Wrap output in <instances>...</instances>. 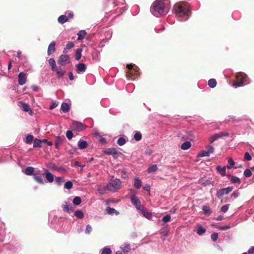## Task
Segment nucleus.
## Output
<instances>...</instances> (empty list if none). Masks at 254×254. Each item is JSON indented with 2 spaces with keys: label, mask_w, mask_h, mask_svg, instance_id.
<instances>
[{
  "label": "nucleus",
  "mask_w": 254,
  "mask_h": 254,
  "mask_svg": "<svg viewBox=\"0 0 254 254\" xmlns=\"http://www.w3.org/2000/svg\"><path fill=\"white\" fill-rule=\"evenodd\" d=\"M150 11L154 16L158 17L167 14L168 10L167 8L165 6L163 0H156L153 2L151 6Z\"/></svg>",
  "instance_id": "obj_1"
},
{
  "label": "nucleus",
  "mask_w": 254,
  "mask_h": 254,
  "mask_svg": "<svg viewBox=\"0 0 254 254\" xmlns=\"http://www.w3.org/2000/svg\"><path fill=\"white\" fill-rule=\"evenodd\" d=\"M174 10L176 14L180 17L187 16V19L190 13V5L186 2H182L174 5Z\"/></svg>",
  "instance_id": "obj_2"
},
{
  "label": "nucleus",
  "mask_w": 254,
  "mask_h": 254,
  "mask_svg": "<svg viewBox=\"0 0 254 254\" xmlns=\"http://www.w3.org/2000/svg\"><path fill=\"white\" fill-rule=\"evenodd\" d=\"M122 182L119 179H115L114 180H111L106 187L107 189L112 192H116L121 188Z\"/></svg>",
  "instance_id": "obj_3"
},
{
  "label": "nucleus",
  "mask_w": 254,
  "mask_h": 254,
  "mask_svg": "<svg viewBox=\"0 0 254 254\" xmlns=\"http://www.w3.org/2000/svg\"><path fill=\"white\" fill-rule=\"evenodd\" d=\"M247 77V75L244 73H239L237 76V81H235L233 83V85L234 86H242L243 85V83L245 81Z\"/></svg>",
  "instance_id": "obj_4"
},
{
  "label": "nucleus",
  "mask_w": 254,
  "mask_h": 254,
  "mask_svg": "<svg viewBox=\"0 0 254 254\" xmlns=\"http://www.w3.org/2000/svg\"><path fill=\"white\" fill-rule=\"evenodd\" d=\"M86 127L87 126L83 124L80 122L77 121L72 122L71 128L73 130L81 131L85 130Z\"/></svg>",
  "instance_id": "obj_5"
},
{
  "label": "nucleus",
  "mask_w": 254,
  "mask_h": 254,
  "mask_svg": "<svg viewBox=\"0 0 254 254\" xmlns=\"http://www.w3.org/2000/svg\"><path fill=\"white\" fill-rule=\"evenodd\" d=\"M233 189V187H229L227 188L222 189L219 190L216 193V196L219 198H221L223 197L224 194H227L229 192L232 191Z\"/></svg>",
  "instance_id": "obj_6"
},
{
  "label": "nucleus",
  "mask_w": 254,
  "mask_h": 254,
  "mask_svg": "<svg viewBox=\"0 0 254 254\" xmlns=\"http://www.w3.org/2000/svg\"><path fill=\"white\" fill-rule=\"evenodd\" d=\"M229 134L228 132L226 131H222L218 133H216L212 135L209 139V142L212 143L214 141L218 139L219 138L222 137L224 136H228Z\"/></svg>",
  "instance_id": "obj_7"
},
{
  "label": "nucleus",
  "mask_w": 254,
  "mask_h": 254,
  "mask_svg": "<svg viewBox=\"0 0 254 254\" xmlns=\"http://www.w3.org/2000/svg\"><path fill=\"white\" fill-rule=\"evenodd\" d=\"M70 59L67 55H62L60 56L58 63L62 66H64L70 63Z\"/></svg>",
  "instance_id": "obj_8"
},
{
  "label": "nucleus",
  "mask_w": 254,
  "mask_h": 254,
  "mask_svg": "<svg viewBox=\"0 0 254 254\" xmlns=\"http://www.w3.org/2000/svg\"><path fill=\"white\" fill-rule=\"evenodd\" d=\"M131 202L137 209L140 210L141 206V202L136 196L132 195L131 196Z\"/></svg>",
  "instance_id": "obj_9"
},
{
  "label": "nucleus",
  "mask_w": 254,
  "mask_h": 254,
  "mask_svg": "<svg viewBox=\"0 0 254 254\" xmlns=\"http://www.w3.org/2000/svg\"><path fill=\"white\" fill-rule=\"evenodd\" d=\"M62 207L64 211L68 213H70L74 211L73 207L70 203L66 201H64L62 205Z\"/></svg>",
  "instance_id": "obj_10"
},
{
  "label": "nucleus",
  "mask_w": 254,
  "mask_h": 254,
  "mask_svg": "<svg viewBox=\"0 0 254 254\" xmlns=\"http://www.w3.org/2000/svg\"><path fill=\"white\" fill-rule=\"evenodd\" d=\"M139 74V69L138 68V66H135L133 69L130 71H127L126 72V76L128 78H130L132 76L137 75Z\"/></svg>",
  "instance_id": "obj_11"
},
{
  "label": "nucleus",
  "mask_w": 254,
  "mask_h": 254,
  "mask_svg": "<svg viewBox=\"0 0 254 254\" xmlns=\"http://www.w3.org/2000/svg\"><path fill=\"white\" fill-rule=\"evenodd\" d=\"M103 152L105 154L108 155H114V158H117L115 155H119V154H121V152H118L115 148H110L106 149L103 151Z\"/></svg>",
  "instance_id": "obj_12"
},
{
  "label": "nucleus",
  "mask_w": 254,
  "mask_h": 254,
  "mask_svg": "<svg viewBox=\"0 0 254 254\" xmlns=\"http://www.w3.org/2000/svg\"><path fill=\"white\" fill-rule=\"evenodd\" d=\"M33 178L34 180L39 184L44 185V182L42 177V175L39 172L34 173L33 174Z\"/></svg>",
  "instance_id": "obj_13"
},
{
  "label": "nucleus",
  "mask_w": 254,
  "mask_h": 254,
  "mask_svg": "<svg viewBox=\"0 0 254 254\" xmlns=\"http://www.w3.org/2000/svg\"><path fill=\"white\" fill-rule=\"evenodd\" d=\"M18 84L20 85H23L26 82L27 78L25 73L23 72H20L18 75Z\"/></svg>",
  "instance_id": "obj_14"
},
{
  "label": "nucleus",
  "mask_w": 254,
  "mask_h": 254,
  "mask_svg": "<svg viewBox=\"0 0 254 254\" xmlns=\"http://www.w3.org/2000/svg\"><path fill=\"white\" fill-rule=\"evenodd\" d=\"M19 106L20 107L22 110L25 112H29V113L30 115L32 114L33 112L27 104L22 102H19Z\"/></svg>",
  "instance_id": "obj_15"
},
{
  "label": "nucleus",
  "mask_w": 254,
  "mask_h": 254,
  "mask_svg": "<svg viewBox=\"0 0 254 254\" xmlns=\"http://www.w3.org/2000/svg\"><path fill=\"white\" fill-rule=\"evenodd\" d=\"M56 42L55 41H52L50 43L48 46L47 54L48 55L50 56L53 54L56 51Z\"/></svg>",
  "instance_id": "obj_16"
},
{
  "label": "nucleus",
  "mask_w": 254,
  "mask_h": 254,
  "mask_svg": "<svg viewBox=\"0 0 254 254\" xmlns=\"http://www.w3.org/2000/svg\"><path fill=\"white\" fill-rule=\"evenodd\" d=\"M44 174L45 175L46 179L49 183H52L54 181V175L48 170L44 169Z\"/></svg>",
  "instance_id": "obj_17"
},
{
  "label": "nucleus",
  "mask_w": 254,
  "mask_h": 254,
  "mask_svg": "<svg viewBox=\"0 0 254 254\" xmlns=\"http://www.w3.org/2000/svg\"><path fill=\"white\" fill-rule=\"evenodd\" d=\"M76 66L77 68V72L78 73L84 72L87 68L86 64L83 63L77 64Z\"/></svg>",
  "instance_id": "obj_18"
},
{
  "label": "nucleus",
  "mask_w": 254,
  "mask_h": 254,
  "mask_svg": "<svg viewBox=\"0 0 254 254\" xmlns=\"http://www.w3.org/2000/svg\"><path fill=\"white\" fill-rule=\"evenodd\" d=\"M227 177L230 179L231 182L233 184H240L241 183V180L240 179L236 176H232L230 174H229L227 175Z\"/></svg>",
  "instance_id": "obj_19"
},
{
  "label": "nucleus",
  "mask_w": 254,
  "mask_h": 254,
  "mask_svg": "<svg viewBox=\"0 0 254 254\" xmlns=\"http://www.w3.org/2000/svg\"><path fill=\"white\" fill-rule=\"evenodd\" d=\"M78 148L80 149H84L87 147L88 143L87 141L80 140L78 142Z\"/></svg>",
  "instance_id": "obj_20"
},
{
  "label": "nucleus",
  "mask_w": 254,
  "mask_h": 254,
  "mask_svg": "<svg viewBox=\"0 0 254 254\" xmlns=\"http://www.w3.org/2000/svg\"><path fill=\"white\" fill-rule=\"evenodd\" d=\"M106 212L107 214L109 215H113L116 214V215H118L119 214V212L117 211L115 209L113 208H111L110 207H108L106 209Z\"/></svg>",
  "instance_id": "obj_21"
},
{
  "label": "nucleus",
  "mask_w": 254,
  "mask_h": 254,
  "mask_svg": "<svg viewBox=\"0 0 254 254\" xmlns=\"http://www.w3.org/2000/svg\"><path fill=\"white\" fill-rule=\"evenodd\" d=\"M142 182L138 178L134 179V187L137 189H139L141 187Z\"/></svg>",
  "instance_id": "obj_22"
},
{
  "label": "nucleus",
  "mask_w": 254,
  "mask_h": 254,
  "mask_svg": "<svg viewBox=\"0 0 254 254\" xmlns=\"http://www.w3.org/2000/svg\"><path fill=\"white\" fill-rule=\"evenodd\" d=\"M34 168L33 167H28L25 169L24 173L26 175H28V176H30V175L33 176V174H34Z\"/></svg>",
  "instance_id": "obj_23"
},
{
  "label": "nucleus",
  "mask_w": 254,
  "mask_h": 254,
  "mask_svg": "<svg viewBox=\"0 0 254 254\" xmlns=\"http://www.w3.org/2000/svg\"><path fill=\"white\" fill-rule=\"evenodd\" d=\"M63 138H64V137H62L61 136H57L56 137L55 145V147L57 149H59V146L62 142V141L63 140Z\"/></svg>",
  "instance_id": "obj_24"
},
{
  "label": "nucleus",
  "mask_w": 254,
  "mask_h": 254,
  "mask_svg": "<svg viewBox=\"0 0 254 254\" xmlns=\"http://www.w3.org/2000/svg\"><path fill=\"white\" fill-rule=\"evenodd\" d=\"M86 34H87V33L85 30H80L77 33V36H78L77 40H81L85 38Z\"/></svg>",
  "instance_id": "obj_25"
},
{
  "label": "nucleus",
  "mask_w": 254,
  "mask_h": 254,
  "mask_svg": "<svg viewBox=\"0 0 254 254\" xmlns=\"http://www.w3.org/2000/svg\"><path fill=\"white\" fill-rule=\"evenodd\" d=\"M49 63L50 65L51 66V69L52 71H56V64L55 60L54 58H51L49 60Z\"/></svg>",
  "instance_id": "obj_26"
},
{
  "label": "nucleus",
  "mask_w": 254,
  "mask_h": 254,
  "mask_svg": "<svg viewBox=\"0 0 254 254\" xmlns=\"http://www.w3.org/2000/svg\"><path fill=\"white\" fill-rule=\"evenodd\" d=\"M61 110L64 113H67L69 110V105L66 103H63L61 107Z\"/></svg>",
  "instance_id": "obj_27"
},
{
  "label": "nucleus",
  "mask_w": 254,
  "mask_h": 254,
  "mask_svg": "<svg viewBox=\"0 0 254 254\" xmlns=\"http://www.w3.org/2000/svg\"><path fill=\"white\" fill-rule=\"evenodd\" d=\"M217 171L222 176H225L226 174V168L225 167H221L220 166H217L216 167Z\"/></svg>",
  "instance_id": "obj_28"
},
{
  "label": "nucleus",
  "mask_w": 254,
  "mask_h": 254,
  "mask_svg": "<svg viewBox=\"0 0 254 254\" xmlns=\"http://www.w3.org/2000/svg\"><path fill=\"white\" fill-rule=\"evenodd\" d=\"M58 20L60 23L64 24L68 21V18L65 15H62L59 17Z\"/></svg>",
  "instance_id": "obj_29"
},
{
  "label": "nucleus",
  "mask_w": 254,
  "mask_h": 254,
  "mask_svg": "<svg viewBox=\"0 0 254 254\" xmlns=\"http://www.w3.org/2000/svg\"><path fill=\"white\" fill-rule=\"evenodd\" d=\"M191 145V143L190 141H186L181 145V148L182 150H187L189 149Z\"/></svg>",
  "instance_id": "obj_30"
},
{
  "label": "nucleus",
  "mask_w": 254,
  "mask_h": 254,
  "mask_svg": "<svg viewBox=\"0 0 254 254\" xmlns=\"http://www.w3.org/2000/svg\"><path fill=\"white\" fill-rule=\"evenodd\" d=\"M140 210L141 214L143 215L144 217H145V218H146L148 219H150L151 218L152 214L151 213H150L148 211H146L145 210H144L143 209H141Z\"/></svg>",
  "instance_id": "obj_31"
},
{
  "label": "nucleus",
  "mask_w": 254,
  "mask_h": 254,
  "mask_svg": "<svg viewBox=\"0 0 254 254\" xmlns=\"http://www.w3.org/2000/svg\"><path fill=\"white\" fill-rule=\"evenodd\" d=\"M208 84L210 88H213L216 86L217 81L215 79L212 78L208 80Z\"/></svg>",
  "instance_id": "obj_32"
},
{
  "label": "nucleus",
  "mask_w": 254,
  "mask_h": 254,
  "mask_svg": "<svg viewBox=\"0 0 254 254\" xmlns=\"http://www.w3.org/2000/svg\"><path fill=\"white\" fill-rule=\"evenodd\" d=\"M74 46V44L72 42H69L66 45L65 48L64 49L63 52L66 53L67 52V50L72 48Z\"/></svg>",
  "instance_id": "obj_33"
},
{
  "label": "nucleus",
  "mask_w": 254,
  "mask_h": 254,
  "mask_svg": "<svg viewBox=\"0 0 254 254\" xmlns=\"http://www.w3.org/2000/svg\"><path fill=\"white\" fill-rule=\"evenodd\" d=\"M202 210L204 213L205 215H210L211 213V210L210 207L209 206H203L202 207Z\"/></svg>",
  "instance_id": "obj_34"
},
{
  "label": "nucleus",
  "mask_w": 254,
  "mask_h": 254,
  "mask_svg": "<svg viewBox=\"0 0 254 254\" xmlns=\"http://www.w3.org/2000/svg\"><path fill=\"white\" fill-rule=\"evenodd\" d=\"M158 168L156 165L154 164L150 166H149L147 169V172L148 173H154L155 172Z\"/></svg>",
  "instance_id": "obj_35"
},
{
  "label": "nucleus",
  "mask_w": 254,
  "mask_h": 254,
  "mask_svg": "<svg viewBox=\"0 0 254 254\" xmlns=\"http://www.w3.org/2000/svg\"><path fill=\"white\" fill-rule=\"evenodd\" d=\"M82 51V49H78L76 50L75 54V59L76 60H79L81 57V52Z\"/></svg>",
  "instance_id": "obj_36"
},
{
  "label": "nucleus",
  "mask_w": 254,
  "mask_h": 254,
  "mask_svg": "<svg viewBox=\"0 0 254 254\" xmlns=\"http://www.w3.org/2000/svg\"><path fill=\"white\" fill-rule=\"evenodd\" d=\"M74 215L79 219H82L84 217V214L83 212L80 210H77L74 212Z\"/></svg>",
  "instance_id": "obj_37"
},
{
  "label": "nucleus",
  "mask_w": 254,
  "mask_h": 254,
  "mask_svg": "<svg viewBox=\"0 0 254 254\" xmlns=\"http://www.w3.org/2000/svg\"><path fill=\"white\" fill-rule=\"evenodd\" d=\"M57 76L59 77L63 76L64 72L63 71L61 67H56V71Z\"/></svg>",
  "instance_id": "obj_38"
},
{
  "label": "nucleus",
  "mask_w": 254,
  "mask_h": 254,
  "mask_svg": "<svg viewBox=\"0 0 254 254\" xmlns=\"http://www.w3.org/2000/svg\"><path fill=\"white\" fill-rule=\"evenodd\" d=\"M72 202L74 205H78L81 202V199L79 196H75L72 200Z\"/></svg>",
  "instance_id": "obj_39"
},
{
  "label": "nucleus",
  "mask_w": 254,
  "mask_h": 254,
  "mask_svg": "<svg viewBox=\"0 0 254 254\" xmlns=\"http://www.w3.org/2000/svg\"><path fill=\"white\" fill-rule=\"evenodd\" d=\"M42 141L41 140L38 139H35L34 141L33 147H41V143Z\"/></svg>",
  "instance_id": "obj_40"
},
{
  "label": "nucleus",
  "mask_w": 254,
  "mask_h": 254,
  "mask_svg": "<svg viewBox=\"0 0 254 254\" xmlns=\"http://www.w3.org/2000/svg\"><path fill=\"white\" fill-rule=\"evenodd\" d=\"M34 137L31 134H28L26 137V141L25 142L27 144H31L33 140Z\"/></svg>",
  "instance_id": "obj_41"
},
{
  "label": "nucleus",
  "mask_w": 254,
  "mask_h": 254,
  "mask_svg": "<svg viewBox=\"0 0 254 254\" xmlns=\"http://www.w3.org/2000/svg\"><path fill=\"white\" fill-rule=\"evenodd\" d=\"M206 232V229L203 228L201 226H199L197 229V233L199 235L203 234Z\"/></svg>",
  "instance_id": "obj_42"
},
{
  "label": "nucleus",
  "mask_w": 254,
  "mask_h": 254,
  "mask_svg": "<svg viewBox=\"0 0 254 254\" xmlns=\"http://www.w3.org/2000/svg\"><path fill=\"white\" fill-rule=\"evenodd\" d=\"M142 138V135L139 132H136L135 133L134 135V139L136 141H139Z\"/></svg>",
  "instance_id": "obj_43"
},
{
  "label": "nucleus",
  "mask_w": 254,
  "mask_h": 254,
  "mask_svg": "<svg viewBox=\"0 0 254 254\" xmlns=\"http://www.w3.org/2000/svg\"><path fill=\"white\" fill-rule=\"evenodd\" d=\"M72 183L71 181H67L64 184V188L66 189L70 190L72 188Z\"/></svg>",
  "instance_id": "obj_44"
},
{
  "label": "nucleus",
  "mask_w": 254,
  "mask_h": 254,
  "mask_svg": "<svg viewBox=\"0 0 254 254\" xmlns=\"http://www.w3.org/2000/svg\"><path fill=\"white\" fill-rule=\"evenodd\" d=\"M107 189V188L106 186L104 187H100L98 190L99 192L101 193V194H104L106 193V190Z\"/></svg>",
  "instance_id": "obj_45"
},
{
  "label": "nucleus",
  "mask_w": 254,
  "mask_h": 254,
  "mask_svg": "<svg viewBox=\"0 0 254 254\" xmlns=\"http://www.w3.org/2000/svg\"><path fill=\"white\" fill-rule=\"evenodd\" d=\"M228 163L229 165L227 166V168L229 169H230L235 165V162L231 158H230L228 159Z\"/></svg>",
  "instance_id": "obj_46"
},
{
  "label": "nucleus",
  "mask_w": 254,
  "mask_h": 254,
  "mask_svg": "<svg viewBox=\"0 0 254 254\" xmlns=\"http://www.w3.org/2000/svg\"><path fill=\"white\" fill-rule=\"evenodd\" d=\"M126 142V139L123 137H120L117 141V143L120 146L124 145Z\"/></svg>",
  "instance_id": "obj_47"
},
{
  "label": "nucleus",
  "mask_w": 254,
  "mask_h": 254,
  "mask_svg": "<svg viewBox=\"0 0 254 254\" xmlns=\"http://www.w3.org/2000/svg\"><path fill=\"white\" fill-rule=\"evenodd\" d=\"M209 156V155L206 150H201L198 154V156H199V157H204V156Z\"/></svg>",
  "instance_id": "obj_48"
},
{
  "label": "nucleus",
  "mask_w": 254,
  "mask_h": 254,
  "mask_svg": "<svg viewBox=\"0 0 254 254\" xmlns=\"http://www.w3.org/2000/svg\"><path fill=\"white\" fill-rule=\"evenodd\" d=\"M112 251L109 248H104L102 251L101 254H111Z\"/></svg>",
  "instance_id": "obj_49"
},
{
  "label": "nucleus",
  "mask_w": 254,
  "mask_h": 254,
  "mask_svg": "<svg viewBox=\"0 0 254 254\" xmlns=\"http://www.w3.org/2000/svg\"><path fill=\"white\" fill-rule=\"evenodd\" d=\"M252 158L248 152L245 153L244 155V160L245 161H251Z\"/></svg>",
  "instance_id": "obj_50"
},
{
  "label": "nucleus",
  "mask_w": 254,
  "mask_h": 254,
  "mask_svg": "<svg viewBox=\"0 0 254 254\" xmlns=\"http://www.w3.org/2000/svg\"><path fill=\"white\" fill-rule=\"evenodd\" d=\"M171 220V216L170 215H166L162 218V221L164 223H167Z\"/></svg>",
  "instance_id": "obj_51"
},
{
  "label": "nucleus",
  "mask_w": 254,
  "mask_h": 254,
  "mask_svg": "<svg viewBox=\"0 0 254 254\" xmlns=\"http://www.w3.org/2000/svg\"><path fill=\"white\" fill-rule=\"evenodd\" d=\"M244 174L246 177H250L252 176V172L250 169H246L244 172Z\"/></svg>",
  "instance_id": "obj_52"
},
{
  "label": "nucleus",
  "mask_w": 254,
  "mask_h": 254,
  "mask_svg": "<svg viewBox=\"0 0 254 254\" xmlns=\"http://www.w3.org/2000/svg\"><path fill=\"white\" fill-rule=\"evenodd\" d=\"M229 204H225L222 206L221 208V210L223 213L226 212L229 209Z\"/></svg>",
  "instance_id": "obj_53"
},
{
  "label": "nucleus",
  "mask_w": 254,
  "mask_h": 254,
  "mask_svg": "<svg viewBox=\"0 0 254 254\" xmlns=\"http://www.w3.org/2000/svg\"><path fill=\"white\" fill-rule=\"evenodd\" d=\"M123 251L128 252L130 250V247L129 244H125L123 247H122Z\"/></svg>",
  "instance_id": "obj_54"
},
{
  "label": "nucleus",
  "mask_w": 254,
  "mask_h": 254,
  "mask_svg": "<svg viewBox=\"0 0 254 254\" xmlns=\"http://www.w3.org/2000/svg\"><path fill=\"white\" fill-rule=\"evenodd\" d=\"M206 150L207 151V152H208L209 155H210V154H211V153H213L214 152V147L212 146H208L206 148Z\"/></svg>",
  "instance_id": "obj_55"
},
{
  "label": "nucleus",
  "mask_w": 254,
  "mask_h": 254,
  "mask_svg": "<svg viewBox=\"0 0 254 254\" xmlns=\"http://www.w3.org/2000/svg\"><path fill=\"white\" fill-rule=\"evenodd\" d=\"M66 136L68 139H71L73 136V133L71 130H68L66 132Z\"/></svg>",
  "instance_id": "obj_56"
},
{
  "label": "nucleus",
  "mask_w": 254,
  "mask_h": 254,
  "mask_svg": "<svg viewBox=\"0 0 254 254\" xmlns=\"http://www.w3.org/2000/svg\"><path fill=\"white\" fill-rule=\"evenodd\" d=\"M92 227L90 225H87L86 226V230H85V233L86 234H89L92 231Z\"/></svg>",
  "instance_id": "obj_57"
},
{
  "label": "nucleus",
  "mask_w": 254,
  "mask_h": 254,
  "mask_svg": "<svg viewBox=\"0 0 254 254\" xmlns=\"http://www.w3.org/2000/svg\"><path fill=\"white\" fill-rule=\"evenodd\" d=\"M218 235L217 233H213L211 236V239L213 241H216L218 239Z\"/></svg>",
  "instance_id": "obj_58"
},
{
  "label": "nucleus",
  "mask_w": 254,
  "mask_h": 254,
  "mask_svg": "<svg viewBox=\"0 0 254 254\" xmlns=\"http://www.w3.org/2000/svg\"><path fill=\"white\" fill-rule=\"evenodd\" d=\"M121 176L123 179H126L127 177V175L125 170H123L121 171Z\"/></svg>",
  "instance_id": "obj_59"
},
{
  "label": "nucleus",
  "mask_w": 254,
  "mask_h": 254,
  "mask_svg": "<svg viewBox=\"0 0 254 254\" xmlns=\"http://www.w3.org/2000/svg\"><path fill=\"white\" fill-rule=\"evenodd\" d=\"M64 178L62 177H58L56 178L55 181L56 183L60 184L63 181Z\"/></svg>",
  "instance_id": "obj_60"
},
{
  "label": "nucleus",
  "mask_w": 254,
  "mask_h": 254,
  "mask_svg": "<svg viewBox=\"0 0 254 254\" xmlns=\"http://www.w3.org/2000/svg\"><path fill=\"white\" fill-rule=\"evenodd\" d=\"M239 195V193L238 191H234L231 194V196L234 198H237Z\"/></svg>",
  "instance_id": "obj_61"
},
{
  "label": "nucleus",
  "mask_w": 254,
  "mask_h": 254,
  "mask_svg": "<svg viewBox=\"0 0 254 254\" xmlns=\"http://www.w3.org/2000/svg\"><path fill=\"white\" fill-rule=\"evenodd\" d=\"M99 141L103 144H105L107 143L106 138L104 137H101L99 139Z\"/></svg>",
  "instance_id": "obj_62"
},
{
  "label": "nucleus",
  "mask_w": 254,
  "mask_h": 254,
  "mask_svg": "<svg viewBox=\"0 0 254 254\" xmlns=\"http://www.w3.org/2000/svg\"><path fill=\"white\" fill-rule=\"evenodd\" d=\"M133 65L132 64H127V67L129 70L128 71H130L132 69H133L134 68H133Z\"/></svg>",
  "instance_id": "obj_63"
},
{
  "label": "nucleus",
  "mask_w": 254,
  "mask_h": 254,
  "mask_svg": "<svg viewBox=\"0 0 254 254\" xmlns=\"http://www.w3.org/2000/svg\"><path fill=\"white\" fill-rule=\"evenodd\" d=\"M249 254H253L254 253V247H252L248 251Z\"/></svg>",
  "instance_id": "obj_64"
}]
</instances>
